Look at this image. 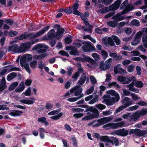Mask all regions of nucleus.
<instances>
[{"label": "nucleus", "instance_id": "obj_1", "mask_svg": "<svg viewBox=\"0 0 147 147\" xmlns=\"http://www.w3.org/2000/svg\"><path fill=\"white\" fill-rule=\"evenodd\" d=\"M53 28L57 30V32L55 33L54 29L50 30L47 34L49 39H52L53 38H56L57 39H59L65 32L64 29L58 24L54 25Z\"/></svg>", "mask_w": 147, "mask_h": 147}, {"label": "nucleus", "instance_id": "obj_2", "mask_svg": "<svg viewBox=\"0 0 147 147\" xmlns=\"http://www.w3.org/2000/svg\"><path fill=\"white\" fill-rule=\"evenodd\" d=\"M49 26H46L43 28L41 30L37 32L35 34L32 33L22 34L18 37L19 40H23L29 37L30 39L38 37L44 34L45 32L47 31L49 28Z\"/></svg>", "mask_w": 147, "mask_h": 147}, {"label": "nucleus", "instance_id": "obj_3", "mask_svg": "<svg viewBox=\"0 0 147 147\" xmlns=\"http://www.w3.org/2000/svg\"><path fill=\"white\" fill-rule=\"evenodd\" d=\"M32 55L30 54H26L21 57L20 62L21 66H24L25 69L28 72H30V69L28 64H26V62H28L32 60Z\"/></svg>", "mask_w": 147, "mask_h": 147}, {"label": "nucleus", "instance_id": "obj_4", "mask_svg": "<svg viewBox=\"0 0 147 147\" xmlns=\"http://www.w3.org/2000/svg\"><path fill=\"white\" fill-rule=\"evenodd\" d=\"M130 98L128 97H125L121 100V102L123 105H121L117 108L115 112L116 114L123 110V109L133 104V102L131 100H130Z\"/></svg>", "mask_w": 147, "mask_h": 147}, {"label": "nucleus", "instance_id": "obj_5", "mask_svg": "<svg viewBox=\"0 0 147 147\" xmlns=\"http://www.w3.org/2000/svg\"><path fill=\"white\" fill-rule=\"evenodd\" d=\"M111 120V119L110 117H104L99 119L97 120H96V121L98 122V123L94 125H93V127H99L104 123L110 121Z\"/></svg>", "mask_w": 147, "mask_h": 147}, {"label": "nucleus", "instance_id": "obj_6", "mask_svg": "<svg viewBox=\"0 0 147 147\" xmlns=\"http://www.w3.org/2000/svg\"><path fill=\"white\" fill-rule=\"evenodd\" d=\"M127 11L125 10H123L122 12L116 14L115 16H113L112 18L115 21H120L125 18V16H122L124 14H126Z\"/></svg>", "mask_w": 147, "mask_h": 147}, {"label": "nucleus", "instance_id": "obj_7", "mask_svg": "<svg viewBox=\"0 0 147 147\" xmlns=\"http://www.w3.org/2000/svg\"><path fill=\"white\" fill-rule=\"evenodd\" d=\"M45 48H46L45 45L42 44H38L34 46L32 48V50L33 51L37 50L38 53H45L46 51Z\"/></svg>", "mask_w": 147, "mask_h": 147}, {"label": "nucleus", "instance_id": "obj_8", "mask_svg": "<svg viewBox=\"0 0 147 147\" xmlns=\"http://www.w3.org/2000/svg\"><path fill=\"white\" fill-rule=\"evenodd\" d=\"M82 48L85 52H88L95 49V48L91 45L90 42H84Z\"/></svg>", "mask_w": 147, "mask_h": 147}, {"label": "nucleus", "instance_id": "obj_9", "mask_svg": "<svg viewBox=\"0 0 147 147\" xmlns=\"http://www.w3.org/2000/svg\"><path fill=\"white\" fill-rule=\"evenodd\" d=\"M31 45V43L29 42H26L22 44L20 47V52L22 53L28 50L30 47Z\"/></svg>", "mask_w": 147, "mask_h": 147}, {"label": "nucleus", "instance_id": "obj_10", "mask_svg": "<svg viewBox=\"0 0 147 147\" xmlns=\"http://www.w3.org/2000/svg\"><path fill=\"white\" fill-rule=\"evenodd\" d=\"M121 1L120 0H118L115 1L114 3L110 5L109 7L110 11H113L117 9L119 7Z\"/></svg>", "mask_w": 147, "mask_h": 147}, {"label": "nucleus", "instance_id": "obj_11", "mask_svg": "<svg viewBox=\"0 0 147 147\" xmlns=\"http://www.w3.org/2000/svg\"><path fill=\"white\" fill-rule=\"evenodd\" d=\"M115 74H124L126 73V71L123 69L121 64H118L114 67Z\"/></svg>", "mask_w": 147, "mask_h": 147}, {"label": "nucleus", "instance_id": "obj_12", "mask_svg": "<svg viewBox=\"0 0 147 147\" xmlns=\"http://www.w3.org/2000/svg\"><path fill=\"white\" fill-rule=\"evenodd\" d=\"M20 47L17 45L15 44L12 46L9 47L8 48V51L11 52L13 53H20Z\"/></svg>", "mask_w": 147, "mask_h": 147}, {"label": "nucleus", "instance_id": "obj_13", "mask_svg": "<svg viewBox=\"0 0 147 147\" xmlns=\"http://www.w3.org/2000/svg\"><path fill=\"white\" fill-rule=\"evenodd\" d=\"M115 133L118 136H125L128 134V131L125 130L124 128L120 129L118 130H116Z\"/></svg>", "mask_w": 147, "mask_h": 147}, {"label": "nucleus", "instance_id": "obj_14", "mask_svg": "<svg viewBox=\"0 0 147 147\" xmlns=\"http://www.w3.org/2000/svg\"><path fill=\"white\" fill-rule=\"evenodd\" d=\"M106 93L108 94H111L112 96H114L116 102L119 101L120 99V96L118 93L114 90H111L107 91Z\"/></svg>", "mask_w": 147, "mask_h": 147}, {"label": "nucleus", "instance_id": "obj_15", "mask_svg": "<svg viewBox=\"0 0 147 147\" xmlns=\"http://www.w3.org/2000/svg\"><path fill=\"white\" fill-rule=\"evenodd\" d=\"M82 62L87 61L90 63L89 64H87V66L90 67L92 68L93 67V64L94 63V60L88 57L85 56L83 58Z\"/></svg>", "mask_w": 147, "mask_h": 147}, {"label": "nucleus", "instance_id": "obj_16", "mask_svg": "<svg viewBox=\"0 0 147 147\" xmlns=\"http://www.w3.org/2000/svg\"><path fill=\"white\" fill-rule=\"evenodd\" d=\"M14 70L20 71V69L19 68H18L15 67H11V66H8L5 68L3 69L2 71L1 74H4L6 72L8 73L10 71Z\"/></svg>", "mask_w": 147, "mask_h": 147}, {"label": "nucleus", "instance_id": "obj_17", "mask_svg": "<svg viewBox=\"0 0 147 147\" xmlns=\"http://www.w3.org/2000/svg\"><path fill=\"white\" fill-rule=\"evenodd\" d=\"M103 101L105 102V103L108 106H111L114 105L116 102L115 99L113 97L109 99H105Z\"/></svg>", "mask_w": 147, "mask_h": 147}, {"label": "nucleus", "instance_id": "obj_18", "mask_svg": "<svg viewBox=\"0 0 147 147\" xmlns=\"http://www.w3.org/2000/svg\"><path fill=\"white\" fill-rule=\"evenodd\" d=\"M31 100H26L25 99H23L21 100L20 102L23 103L27 105H32L34 103L33 101L35 100V99L34 97H32L31 98Z\"/></svg>", "mask_w": 147, "mask_h": 147}, {"label": "nucleus", "instance_id": "obj_19", "mask_svg": "<svg viewBox=\"0 0 147 147\" xmlns=\"http://www.w3.org/2000/svg\"><path fill=\"white\" fill-rule=\"evenodd\" d=\"M100 139L101 141L111 143L113 144V142L108 136H101L100 137Z\"/></svg>", "mask_w": 147, "mask_h": 147}, {"label": "nucleus", "instance_id": "obj_20", "mask_svg": "<svg viewBox=\"0 0 147 147\" xmlns=\"http://www.w3.org/2000/svg\"><path fill=\"white\" fill-rule=\"evenodd\" d=\"M23 112L21 111L16 110H13L12 112L9 113V115L14 117L19 116L21 115Z\"/></svg>", "mask_w": 147, "mask_h": 147}, {"label": "nucleus", "instance_id": "obj_21", "mask_svg": "<svg viewBox=\"0 0 147 147\" xmlns=\"http://www.w3.org/2000/svg\"><path fill=\"white\" fill-rule=\"evenodd\" d=\"M25 87L24 83L21 82L18 86L15 89V91L16 92H21L24 90Z\"/></svg>", "mask_w": 147, "mask_h": 147}, {"label": "nucleus", "instance_id": "obj_22", "mask_svg": "<svg viewBox=\"0 0 147 147\" xmlns=\"http://www.w3.org/2000/svg\"><path fill=\"white\" fill-rule=\"evenodd\" d=\"M147 134V131L146 130H141L138 129L136 136H144Z\"/></svg>", "mask_w": 147, "mask_h": 147}, {"label": "nucleus", "instance_id": "obj_23", "mask_svg": "<svg viewBox=\"0 0 147 147\" xmlns=\"http://www.w3.org/2000/svg\"><path fill=\"white\" fill-rule=\"evenodd\" d=\"M112 38L109 37L107 41L105 40L104 41V43L105 45H107L108 44L111 46H113L114 45V43L112 40Z\"/></svg>", "mask_w": 147, "mask_h": 147}, {"label": "nucleus", "instance_id": "obj_24", "mask_svg": "<svg viewBox=\"0 0 147 147\" xmlns=\"http://www.w3.org/2000/svg\"><path fill=\"white\" fill-rule=\"evenodd\" d=\"M107 24L109 26L112 27H115L118 24V22L114 20L108 22L107 23Z\"/></svg>", "mask_w": 147, "mask_h": 147}, {"label": "nucleus", "instance_id": "obj_25", "mask_svg": "<svg viewBox=\"0 0 147 147\" xmlns=\"http://www.w3.org/2000/svg\"><path fill=\"white\" fill-rule=\"evenodd\" d=\"M82 74L83 75L81 76L78 82V83L80 85H83L86 79V76L84 75L86 74Z\"/></svg>", "mask_w": 147, "mask_h": 147}, {"label": "nucleus", "instance_id": "obj_26", "mask_svg": "<svg viewBox=\"0 0 147 147\" xmlns=\"http://www.w3.org/2000/svg\"><path fill=\"white\" fill-rule=\"evenodd\" d=\"M104 127H109L110 128L113 129H117L116 123H110L105 125Z\"/></svg>", "mask_w": 147, "mask_h": 147}, {"label": "nucleus", "instance_id": "obj_27", "mask_svg": "<svg viewBox=\"0 0 147 147\" xmlns=\"http://www.w3.org/2000/svg\"><path fill=\"white\" fill-rule=\"evenodd\" d=\"M46 119V118L45 117H41L38 119V121L42 123H44L45 125H48L49 123L47 121Z\"/></svg>", "mask_w": 147, "mask_h": 147}, {"label": "nucleus", "instance_id": "obj_28", "mask_svg": "<svg viewBox=\"0 0 147 147\" xmlns=\"http://www.w3.org/2000/svg\"><path fill=\"white\" fill-rule=\"evenodd\" d=\"M89 113L91 115H92L93 118H97L99 115L98 110L97 109L95 108H94V111L93 112L92 114L90 113Z\"/></svg>", "mask_w": 147, "mask_h": 147}, {"label": "nucleus", "instance_id": "obj_29", "mask_svg": "<svg viewBox=\"0 0 147 147\" xmlns=\"http://www.w3.org/2000/svg\"><path fill=\"white\" fill-rule=\"evenodd\" d=\"M100 68L102 71H105L109 69V68L104 63H101L99 65Z\"/></svg>", "mask_w": 147, "mask_h": 147}, {"label": "nucleus", "instance_id": "obj_30", "mask_svg": "<svg viewBox=\"0 0 147 147\" xmlns=\"http://www.w3.org/2000/svg\"><path fill=\"white\" fill-rule=\"evenodd\" d=\"M63 115V113L61 112L56 115L50 117V118L55 120H57L59 119Z\"/></svg>", "mask_w": 147, "mask_h": 147}, {"label": "nucleus", "instance_id": "obj_31", "mask_svg": "<svg viewBox=\"0 0 147 147\" xmlns=\"http://www.w3.org/2000/svg\"><path fill=\"white\" fill-rule=\"evenodd\" d=\"M18 83L17 82H13L8 88V90L10 91H12L18 86Z\"/></svg>", "mask_w": 147, "mask_h": 147}, {"label": "nucleus", "instance_id": "obj_32", "mask_svg": "<svg viewBox=\"0 0 147 147\" xmlns=\"http://www.w3.org/2000/svg\"><path fill=\"white\" fill-rule=\"evenodd\" d=\"M82 91V89L81 88L79 87L76 88V90L74 92V95L75 96H78L80 95Z\"/></svg>", "mask_w": 147, "mask_h": 147}, {"label": "nucleus", "instance_id": "obj_33", "mask_svg": "<svg viewBox=\"0 0 147 147\" xmlns=\"http://www.w3.org/2000/svg\"><path fill=\"white\" fill-rule=\"evenodd\" d=\"M131 24L132 26H138L140 25V23L138 20H137L134 19L131 21Z\"/></svg>", "mask_w": 147, "mask_h": 147}, {"label": "nucleus", "instance_id": "obj_34", "mask_svg": "<svg viewBox=\"0 0 147 147\" xmlns=\"http://www.w3.org/2000/svg\"><path fill=\"white\" fill-rule=\"evenodd\" d=\"M142 40L143 43V45L146 48H147V35L143 36Z\"/></svg>", "mask_w": 147, "mask_h": 147}, {"label": "nucleus", "instance_id": "obj_35", "mask_svg": "<svg viewBox=\"0 0 147 147\" xmlns=\"http://www.w3.org/2000/svg\"><path fill=\"white\" fill-rule=\"evenodd\" d=\"M31 89L30 87H29L24 92H23L24 95L26 96H29L31 95Z\"/></svg>", "mask_w": 147, "mask_h": 147}, {"label": "nucleus", "instance_id": "obj_36", "mask_svg": "<svg viewBox=\"0 0 147 147\" xmlns=\"http://www.w3.org/2000/svg\"><path fill=\"white\" fill-rule=\"evenodd\" d=\"M112 59L111 58H110L107 60L104 63L107 67H108L110 68L112 64Z\"/></svg>", "mask_w": 147, "mask_h": 147}, {"label": "nucleus", "instance_id": "obj_37", "mask_svg": "<svg viewBox=\"0 0 147 147\" xmlns=\"http://www.w3.org/2000/svg\"><path fill=\"white\" fill-rule=\"evenodd\" d=\"M112 37L117 45H119L120 43V40L119 38L115 35H112Z\"/></svg>", "mask_w": 147, "mask_h": 147}, {"label": "nucleus", "instance_id": "obj_38", "mask_svg": "<svg viewBox=\"0 0 147 147\" xmlns=\"http://www.w3.org/2000/svg\"><path fill=\"white\" fill-rule=\"evenodd\" d=\"M113 0H98L99 3L102 1L103 3L106 5L110 4L113 2Z\"/></svg>", "mask_w": 147, "mask_h": 147}, {"label": "nucleus", "instance_id": "obj_39", "mask_svg": "<svg viewBox=\"0 0 147 147\" xmlns=\"http://www.w3.org/2000/svg\"><path fill=\"white\" fill-rule=\"evenodd\" d=\"M98 95H96L88 102V103L90 104H93L98 100Z\"/></svg>", "mask_w": 147, "mask_h": 147}, {"label": "nucleus", "instance_id": "obj_40", "mask_svg": "<svg viewBox=\"0 0 147 147\" xmlns=\"http://www.w3.org/2000/svg\"><path fill=\"white\" fill-rule=\"evenodd\" d=\"M108 11L107 8L105 7L101 9L100 10L97 11V13L98 14H103Z\"/></svg>", "mask_w": 147, "mask_h": 147}, {"label": "nucleus", "instance_id": "obj_41", "mask_svg": "<svg viewBox=\"0 0 147 147\" xmlns=\"http://www.w3.org/2000/svg\"><path fill=\"white\" fill-rule=\"evenodd\" d=\"M17 74H9L7 77V80L10 81L13 78H16L17 76Z\"/></svg>", "mask_w": 147, "mask_h": 147}, {"label": "nucleus", "instance_id": "obj_42", "mask_svg": "<svg viewBox=\"0 0 147 147\" xmlns=\"http://www.w3.org/2000/svg\"><path fill=\"white\" fill-rule=\"evenodd\" d=\"M143 86V83L141 81H137L135 82V86L138 88H141Z\"/></svg>", "mask_w": 147, "mask_h": 147}, {"label": "nucleus", "instance_id": "obj_43", "mask_svg": "<svg viewBox=\"0 0 147 147\" xmlns=\"http://www.w3.org/2000/svg\"><path fill=\"white\" fill-rule=\"evenodd\" d=\"M147 108L142 109L140 112H138L140 116L145 115L147 113Z\"/></svg>", "mask_w": 147, "mask_h": 147}, {"label": "nucleus", "instance_id": "obj_44", "mask_svg": "<svg viewBox=\"0 0 147 147\" xmlns=\"http://www.w3.org/2000/svg\"><path fill=\"white\" fill-rule=\"evenodd\" d=\"M140 115L138 112H136L134 113L132 115V117L134 120L135 121L138 119L140 117Z\"/></svg>", "mask_w": 147, "mask_h": 147}, {"label": "nucleus", "instance_id": "obj_45", "mask_svg": "<svg viewBox=\"0 0 147 147\" xmlns=\"http://www.w3.org/2000/svg\"><path fill=\"white\" fill-rule=\"evenodd\" d=\"M95 106L98 109L100 110H102L104 109L106 107V106L105 105L102 104H96L95 105Z\"/></svg>", "mask_w": 147, "mask_h": 147}, {"label": "nucleus", "instance_id": "obj_46", "mask_svg": "<svg viewBox=\"0 0 147 147\" xmlns=\"http://www.w3.org/2000/svg\"><path fill=\"white\" fill-rule=\"evenodd\" d=\"M93 119L92 115H91V114H90V115H87L83 117L82 119V120H91Z\"/></svg>", "mask_w": 147, "mask_h": 147}, {"label": "nucleus", "instance_id": "obj_47", "mask_svg": "<svg viewBox=\"0 0 147 147\" xmlns=\"http://www.w3.org/2000/svg\"><path fill=\"white\" fill-rule=\"evenodd\" d=\"M112 141L113 142V144L114 143L115 146H118L119 143L118 139L116 137H113L112 138Z\"/></svg>", "mask_w": 147, "mask_h": 147}, {"label": "nucleus", "instance_id": "obj_48", "mask_svg": "<svg viewBox=\"0 0 147 147\" xmlns=\"http://www.w3.org/2000/svg\"><path fill=\"white\" fill-rule=\"evenodd\" d=\"M140 41V40L135 38L134 40L131 42V45L134 46L136 45L139 43Z\"/></svg>", "mask_w": 147, "mask_h": 147}, {"label": "nucleus", "instance_id": "obj_49", "mask_svg": "<svg viewBox=\"0 0 147 147\" xmlns=\"http://www.w3.org/2000/svg\"><path fill=\"white\" fill-rule=\"evenodd\" d=\"M134 8V6L133 5L128 4L124 10H125L127 12L128 11L132 10Z\"/></svg>", "mask_w": 147, "mask_h": 147}, {"label": "nucleus", "instance_id": "obj_50", "mask_svg": "<svg viewBox=\"0 0 147 147\" xmlns=\"http://www.w3.org/2000/svg\"><path fill=\"white\" fill-rule=\"evenodd\" d=\"M83 42L81 40H80L78 42H75L73 43V45L76 47L79 48L81 46L82 44H83Z\"/></svg>", "mask_w": 147, "mask_h": 147}, {"label": "nucleus", "instance_id": "obj_51", "mask_svg": "<svg viewBox=\"0 0 147 147\" xmlns=\"http://www.w3.org/2000/svg\"><path fill=\"white\" fill-rule=\"evenodd\" d=\"M108 86L110 87L113 86H114V87H116L117 88H119L120 87L119 85H118L117 82H113L112 83H109L108 84Z\"/></svg>", "mask_w": 147, "mask_h": 147}, {"label": "nucleus", "instance_id": "obj_52", "mask_svg": "<svg viewBox=\"0 0 147 147\" xmlns=\"http://www.w3.org/2000/svg\"><path fill=\"white\" fill-rule=\"evenodd\" d=\"M62 10L67 13H71L72 11V9L71 7H67L64 9H62Z\"/></svg>", "mask_w": 147, "mask_h": 147}, {"label": "nucleus", "instance_id": "obj_53", "mask_svg": "<svg viewBox=\"0 0 147 147\" xmlns=\"http://www.w3.org/2000/svg\"><path fill=\"white\" fill-rule=\"evenodd\" d=\"M117 80L120 82H123V84H124L125 80H126V77L123 76H119L117 78Z\"/></svg>", "mask_w": 147, "mask_h": 147}, {"label": "nucleus", "instance_id": "obj_54", "mask_svg": "<svg viewBox=\"0 0 147 147\" xmlns=\"http://www.w3.org/2000/svg\"><path fill=\"white\" fill-rule=\"evenodd\" d=\"M143 33L141 31L138 32L135 36V38L141 40V38Z\"/></svg>", "mask_w": 147, "mask_h": 147}, {"label": "nucleus", "instance_id": "obj_55", "mask_svg": "<svg viewBox=\"0 0 147 147\" xmlns=\"http://www.w3.org/2000/svg\"><path fill=\"white\" fill-rule=\"evenodd\" d=\"M70 54L72 55H77L78 54V51L77 49L75 47L72 50L70 51Z\"/></svg>", "mask_w": 147, "mask_h": 147}, {"label": "nucleus", "instance_id": "obj_56", "mask_svg": "<svg viewBox=\"0 0 147 147\" xmlns=\"http://www.w3.org/2000/svg\"><path fill=\"white\" fill-rule=\"evenodd\" d=\"M101 53L103 58L104 59H105L108 57V53L105 51L102 50L101 51Z\"/></svg>", "mask_w": 147, "mask_h": 147}, {"label": "nucleus", "instance_id": "obj_57", "mask_svg": "<svg viewBox=\"0 0 147 147\" xmlns=\"http://www.w3.org/2000/svg\"><path fill=\"white\" fill-rule=\"evenodd\" d=\"M65 40L66 43H70L72 41V37L71 36L67 37L65 38Z\"/></svg>", "mask_w": 147, "mask_h": 147}, {"label": "nucleus", "instance_id": "obj_58", "mask_svg": "<svg viewBox=\"0 0 147 147\" xmlns=\"http://www.w3.org/2000/svg\"><path fill=\"white\" fill-rule=\"evenodd\" d=\"M37 63V61H32L30 63V66L32 68H35L36 67Z\"/></svg>", "mask_w": 147, "mask_h": 147}, {"label": "nucleus", "instance_id": "obj_59", "mask_svg": "<svg viewBox=\"0 0 147 147\" xmlns=\"http://www.w3.org/2000/svg\"><path fill=\"white\" fill-rule=\"evenodd\" d=\"M92 55L93 57L96 60H98L100 58V56L96 53H92Z\"/></svg>", "mask_w": 147, "mask_h": 147}, {"label": "nucleus", "instance_id": "obj_60", "mask_svg": "<svg viewBox=\"0 0 147 147\" xmlns=\"http://www.w3.org/2000/svg\"><path fill=\"white\" fill-rule=\"evenodd\" d=\"M18 34L17 32L11 31L9 33L8 35L12 37L17 35Z\"/></svg>", "mask_w": 147, "mask_h": 147}, {"label": "nucleus", "instance_id": "obj_61", "mask_svg": "<svg viewBox=\"0 0 147 147\" xmlns=\"http://www.w3.org/2000/svg\"><path fill=\"white\" fill-rule=\"evenodd\" d=\"M138 129H130L129 132V135L135 134L136 135Z\"/></svg>", "mask_w": 147, "mask_h": 147}, {"label": "nucleus", "instance_id": "obj_62", "mask_svg": "<svg viewBox=\"0 0 147 147\" xmlns=\"http://www.w3.org/2000/svg\"><path fill=\"white\" fill-rule=\"evenodd\" d=\"M134 67L133 65H130L127 67V71L129 72H131L134 69Z\"/></svg>", "mask_w": 147, "mask_h": 147}, {"label": "nucleus", "instance_id": "obj_63", "mask_svg": "<svg viewBox=\"0 0 147 147\" xmlns=\"http://www.w3.org/2000/svg\"><path fill=\"white\" fill-rule=\"evenodd\" d=\"M84 115L82 113H75L74 114L73 116L76 118L79 119Z\"/></svg>", "mask_w": 147, "mask_h": 147}, {"label": "nucleus", "instance_id": "obj_64", "mask_svg": "<svg viewBox=\"0 0 147 147\" xmlns=\"http://www.w3.org/2000/svg\"><path fill=\"white\" fill-rule=\"evenodd\" d=\"M90 78L92 83L95 84L96 83L97 81L96 79L93 76H91Z\"/></svg>", "mask_w": 147, "mask_h": 147}]
</instances>
